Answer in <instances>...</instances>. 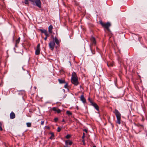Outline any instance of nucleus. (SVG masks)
Segmentation results:
<instances>
[{"mask_svg": "<svg viewBox=\"0 0 147 147\" xmlns=\"http://www.w3.org/2000/svg\"><path fill=\"white\" fill-rule=\"evenodd\" d=\"M113 113H115L116 118L117 120L116 123L119 124H121V114L120 112L118 110L116 109L115 110V111L113 112Z\"/></svg>", "mask_w": 147, "mask_h": 147, "instance_id": "1", "label": "nucleus"}, {"mask_svg": "<svg viewBox=\"0 0 147 147\" xmlns=\"http://www.w3.org/2000/svg\"><path fill=\"white\" fill-rule=\"evenodd\" d=\"M29 1H31L33 5H35L39 8L41 7V3L40 0H29Z\"/></svg>", "mask_w": 147, "mask_h": 147, "instance_id": "2", "label": "nucleus"}, {"mask_svg": "<svg viewBox=\"0 0 147 147\" xmlns=\"http://www.w3.org/2000/svg\"><path fill=\"white\" fill-rule=\"evenodd\" d=\"M100 23L102 26L105 28L108 31H110L109 27L111 26V24L109 22H107L106 23H105L103 22L101 20H100Z\"/></svg>", "mask_w": 147, "mask_h": 147, "instance_id": "3", "label": "nucleus"}, {"mask_svg": "<svg viewBox=\"0 0 147 147\" xmlns=\"http://www.w3.org/2000/svg\"><path fill=\"white\" fill-rule=\"evenodd\" d=\"M79 83L78 80V78L76 74L74 72V85L77 86Z\"/></svg>", "mask_w": 147, "mask_h": 147, "instance_id": "4", "label": "nucleus"}, {"mask_svg": "<svg viewBox=\"0 0 147 147\" xmlns=\"http://www.w3.org/2000/svg\"><path fill=\"white\" fill-rule=\"evenodd\" d=\"M55 45V42L53 40L51 41L49 43V48L52 50H53L54 49Z\"/></svg>", "mask_w": 147, "mask_h": 147, "instance_id": "5", "label": "nucleus"}, {"mask_svg": "<svg viewBox=\"0 0 147 147\" xmlns=\"http://www.w3.org/2000/svg\"><path fill=\"white\" fill-rule=\"evenodd\" d=\"M40 44H38L36 47V49L35 51V54L36 55H39L40 54Z\"/></svg>", "mask_w": 147, "mask_h": 147, "instance_id": "6", "label": "nucleus"}, {"mask_svg": "<svg viewBox=\"0 0 147 147\" xmlns=\"http://www.w3.org/2000/svg\"><path fill=\"white\" fill-rule=\"evenodd\" d=\"M90 40L92 45H96V42L95 38L94 37L91 36L90 38Z\"/></svg>", "mask_w": 147, "mask_h": 147, "instance_id": "7", "label": "nucleus"}, {"mask_svg": "<svg viewBox=\"0 0 147 147\" xmlns=\"http://www.w3.org/2000/svg\"><path fill=\"white\" fill-rule=\"evenodd\" d=\"M90 103H91L92 105L94 107L96 110L99 111V108L98 105L96 103L93 102L92 101H90Z\"/></svg>", "mask_w": 147, "mask_h": 147, "instance_id": "8", "label": "nucleus"}, {"mask_svg": "<svg viewBox=\"0 0 147 147\" xmlns=\"http://www.w3.org/2000/svg\"><path fill=\"white\" fill-rule=\"evenodd\" d=\"M69 142V146H71L72 143V142L69 140H66L65 141V145L64 146L65 147H70L69 146H68L67 142Z\"/></svg>", "mask_w": 147, "mask_h": 147, "instance_id": "9", "label": "nucleus"}, {"mask_svg": "<svg viewBox=\"0 0 147 147\" xmlns=\"http://www.w3.org/2000/svg\"><path fill=\"white\" fill-rule=\"evenodd\" d=\"M40 31L42 33H44L45 36H49L47 31L46 30L40 29Z\"/></svg>", "mask_w": 147, "mask_h": 147, "instance_id": "10", "label": "nucleus"}, {"mask_svg": "<svg viewBox=\"0 0 147 147\" xmlns=\"http://www.w3.org/2000/svg\"><path fill=\"white\" fill-rule=\"evenodd\" d=\"M52 110L55 112H56L57 113H59L61 112V110L55 107H53L52 108Z\"/></svg>", "mask_w": 147, "mask_h": 147, "instance_id": "11", "label": "nucleus"}, {"mask_svg": "<svg viewBox=\"0 0 147 147\" xmlns=\"http://www.w3.org/2000/svg\"><path fill=\"white\" fill-rule=\"evenodd\" d=\"M15 115L14 112L12 111L10 114V118L11 119H13L15 118Z\"/></svg>", "mask_w": 147, "mask_h": 147, "instance_id": "12", "label": "nucleus"}, {"mask_svg": "<svg viewBox=\"0 0 147 147\" xmlns=\"http://www.w3.org/2000/svg\"><path fill=\"white\" fill-rule=\"evenodd\" d=\"M80 99L84 103H85L86 102V100L83 94H82L81 96Z\"/></svg>", "mask_w": 147, "mask_h": 147, "instance_id": "13", "label": "nucleus"}, {"mask_svg": "<svg viewBox=\"0 0 147 147\" xmlns=\"http://www.w3.org/2000/svg\"><path fill=\"white\" fill-rule=\"evenodd\" d=\"M54 42H55L56 43L57 45H59V43L61 40H59L56 36L54 38Z\"/></svg>", "mask_w": 147, "mask_h": 147, "instance_id": "14", "label": "nucleus"}, {"mask_svg": "<svg viewBox=\"0 0 147 147\" xmlns=\"http://www.w3.org/2000/svg\"><path fill=\"white\" fill-rule=\"evenodd\" d=\"M53 29V26L52 25H50L48 27V31L50 33H52V30Z\"/></svg>", "mask_w": 147, "mask_h": 147, "instance_id": "15", "label": "nucleus"}, {"mask_svg": "<svg viewBox=\"0 0 147 147\" xmlns=\"http://www.w3.org/2000/svg\"><path fill=\"white\" fill-rule=\"evenodd\" d=\"M137 127L138 128H139L140 129L139 130V131H140L142 130L143 129L144 127L143 125L139 124L138 125Z\"/></svg>", "mask_w": 147, "mask_h": 147, "instance_id": "16", "label": "nucleus"}, {"mask_svg": "<svg viewBox=\"0 0 147 147\" xmlns=\"http://www.w3.org/2000/svg\"><path fill=\"white\" fill-rule=\"evenodd\" d=\"M59 83L60 84H62L63 83H65V82L64 80H63L62 79H58Z\"/></svg>", "mask_w": 147, "mask_h": 147, "instance_id": "17", "label": "nucleus"}, {"mask_svg": "<svg viewBox=\"0 0 147 147\" xmlns=\"http://www.w3.org/2000/svg\"><path fill=\"white\" fill-rule=\"evenodd\" d=\"M71 82L72 84H74V72L72 73L71 77Z\"/></svg>", "mask_w": 147, "mask_h": 147, "instance_id": "18", "label": "nucleus"}, {"mask_svg": "<svg viewBox=\"0 0 147 147\" xmlns=\"http://www.w3.org/2000/svg\"><path fill=\"white\" fill-rule=\"evenodd\" d=\"M50 134L51 135V136L49 138L51 140H52L54 136V134L53 132H51Z\"/></svg>", "mask_w": 147, "mask_h": 147, "instance_id": "19", "label": "nucleus"}, {"mask_svg": "<svg viewBox=\"0 0 147 147\" xmlns=\"http://www.w3.org/2000/svg\"><path fill=\"white\" fill-rule=\"evenodd\" d=\"M27 126L28 127H31V123L28 122L26 123Z\"/></svg>", "mask_w": 147, "mask_h": 147, "instance_id": "20", "label": "nucleus"}, {"mask_svg": "<svg viewBox=\"0 0 147 147\" xmlns=\"http://www.w3.org/2000/svg\"><path fill=\"white\" fill-rule=\"evenodd\" d=\"M20 42V41L18 40H16V44H15V47H17V44L19 43Z\"/></svg>", "mask_w": 147, "mask_h": 147, "instance_id": "21", "label": "nucleus"}, {"mask_svg": "<svg viewBox=\"0 0 147 147\" xmlns=\"http://www.w3.org/2000/svg\"><path fill=\"white\" fill-rule=\"evenodd\" d=\"M66 113L67 114L69 115V116L71 115H72V113H71L70 111H66Z\"/></svg>", "mask_w": 147, "mask_h": 147, "instance_id": "22", "label": "nucleus"}, {"mask_svg": "<svg viewBox=\"0 0 147 147\" xmlns=\"http://www.w3.org/2000/svg\"><path fill=\"white\" fill-rule=\"evenodd\" d=\"M71 137V135L70 134H67V135L65 137V138H66L68 139L69 138Z\"/></svg>", "mask_w": 147, "mask_h": 147, "instance_id": "23", "label": "nucleus"}, {"mask_svg": "<svg viewBox=\"0 0 147 147\" xmlns=\"http://www.w3.org/2000/svg\"><path fill=\"white\" fill-rule=\"evenodd\" d=\"M2 123L0 122V130L2 131L3 130V128H2Z\"/></svg>", "mask_w": 147, "mask_h": 147, "instance_id": "24", "label": "nucleus"}, {"mask_svg": "<svg viewBox=\"0 0 147 147\" xmlns=\"http://www.w3.org/2000/svg\"><path fill=\"white\" fill-rule=\"evenodd\" d=\"M107 65L108 66V67H109L110 66H113V64H111V63H107Z\"/></svg>", "mask_w": 147, "mask_h": 147, "instance_id": "25", "label": "nucleus"}, {"mask_svg": "<svg viewBox=\"0 0 147 147\" xmlns=\"http://www.w3.org/2000/svg\"><path fill=\"white\" fill-rule=\"evenodd\" d=\"M65 84L64 86V87L65 88H67L68 87V84L67 83L65 82Z\"/></svg>", "mask_w": 147, "mask_h": 147, "instance_id": "26", "label": "nucleus"}, {"mask_svg": "<svg viewBox=\"0 0 147 147\" xmlns=\"http://www.w3.org/2000/svg\"><path fill=\"white\" fill-rule=\"evenodd\" d=\"M25 3L26 4H29V2L28 0H25Z\"/></svg>", "mask_w": 147, "mask_h": 147, "instance_id": "27", "label": "nucleus"}, {"mask_svg": "<svg viewBox=\"0 0 147 147\" xmlns=\"http://www.w3.org/2000/svg\"><path fill=\"white\" fill-rule=\"evenodd\" d=\"M61 130V128L60 127H58L57 128V131L58 132H59Z\"/></svg>", "mask_w": 147, "mask_h": 147, "instance_id": "28", "label": "nucleus"}, {"mask_svg": "<svg viewBox=\"0 0 147 147\" xmlns=\"http://www.w3.org/2000/svg\"><path fill=\"white\" fill-rule=\"evenodd\" d=\"M58 120V119L57 118H55L54 119V120L55 122H57Z\"/></svg>", "mask_w": 147, "mask_h": 147, "instance_id": "29", "label": "nucleus"}, {"mask_svg": "<svg viewBox=\"0 0 147 147\" xmlns=\"http://www.w3.org/2000/svg\"><path fill=\"white\" fill-rule=\"evenodd\" d=\"M44 123V121H42L41 122V125H43V124Z\"/></svg>", "mask_w": 147, "mask_h": 147, "instance_id": "30", "label": "nucleus"}, {"mask_svg": "<svg viewBox=\"0 0 147 147\" xmlns=\"http://www.w3.org/2000/svg\"><path fill=\"white\" fill-rule=\"evenodd\" d=\"M85 137V134L84 133H83V135L82 136V138L84 139Z\"/></svg>", "mask_w": 147, "mask_h": 147, "instance_id": "31", "label": "nucleus"}, {"mask_svg": "<svg viewBox=\"0 0 147 147\" xmlns=\"http://www.w3.org/2000/svg\"><path fill=\"white\" fill-rule=\"evenodd\" d=\"M83 131L85 132L86 133H87L88 131V130L86 129H84L83 130Z\"/></svg>", "mask_w": 147, "mask_h": 147, "instance_id": "32", "label": "nucleus"}, {"mask_svg": "<svg viewBox=\"0 0 147 147\" xmlns=\"http://www.w3.org/2000/svg\"><path fill=\"white\" fill-rule=\"evenodd\" d=\"M49 36H46V37L44 38V39L45 40H47V38Z\"/></svg>", "mask_w": 147, "mask_h": 147, "instance_id": "33", "label": "nucleus"}, {"mask_svg": "<svg viewBox=\"0 0 147 147\" xmlns=\"http://www.w3.org/2000/svg\"><path fill=\"white\" fill-rule=\"evenodd\" d=\"M46 127L47 129H49L50 127L49 126H46Z\"/></svg>", "mask_w": 147, "mask_h": 147, "instance_id": "34", "label": "nucleus"}, {"mask_svg": "<svg viewBox=\"0 0 147 147\" xmlns=\"http://www.w3.org/2000/svg\"><path fill=\"white\" fill-rule=\"evenodd\" d=\"M76 108L77 109V110L78 109V106H77L76 107Z\"/></svg>", "mask_w": 147, "mask_h": 147, "instance_id": "35", "label": "nucleus"}, {"mask_svg": "<svg viewBox=\"0 0 147 147\" xmlns=\"http://www.w3.org/2000/svg\"><path fill=\"white\" fill-rule=\"evenodd\" d=\"M17 40H19L20 41V37H19L18 39H17Z\"/></svg>", "mask_w": 147, "mask_h": 147, "instance_id": "36", "label": "nucleus"}, {"mask_svg": "<svg viewBox=\"0 0 147 147\" xmlns=\"http://www.w3.org/2000/svg\"><path fill=\"white\" fill-rule=\"evenodd\" d=\"M88 99L89 100V101H90V102L91 101H92L90 98H88Z\"/></svg>", "mask_w": 147, "mask_h": 147, "instance_id": "37", "label": "nucleus"}, {"mask_svg": "<svg viewBox=\"0 0 147 147\" xmlns=\"http://www.w3.org/2000/svg\"><path fill=\"white\" fill-rule=\"evenodd\" d=\"M111 125H112V127H113L114 126L113 125L112 123H111Z\"/></svg>", "mask_w": 147, "mask_h": 147, "instance_id": "38", "label": "nucleus"}, {"mask_svg": "<svg viewBox=\"0 0 147 147\" xmlns=\"http://www.w3.org/2000/svg\"><path fill=\"white\" fill-rule=\"evenodd\" d=\"M74 121H76V119H75L74 118Z\"/></svg>", "mask_w": 147, "mask_h": 147, "instance_id": "39", "label": "nucleus"}, {"mask_svg": "<svg viewBox=\"0 0 147 147\" xmlns=\"http://www.w3.org/2000/svg\"><path fill=\"white\" fill-rule=\"evenodd\" d=\"M95 52H92V54H95Z\"/></svg>", "mask_w": 147, "mask_h": 147, "instance_id": "40", "label": "nucleus"}, {"mask_svg": "<svg viewBox=\"0 0 147 147\" xmlns=\"http://www.w3.org/2000/svg\"><path fill=\"white\" fill-rule=\"evenodd\" d=\"M93 147H96V146L94 145V146H93Z\"/></svg>", "mask_w": 147, "mask_h": 147, "instance_id": "41", "label": "nucleus"}, {"mask_svg": "<svg viewBox=\"0 0 147 147\" xmlns=\"http://www.w3.org/2000/svg\"><path fill=\"white\" fill-rule=\"evenodd\" d=\"M28 116L30 117H31V115H29V116Z\"/></svg>", "mask_w": 147, "mask_h": 147, "instance_id": "42", "label": "nucleus"}, {"mask_svg": "<svg viewBox=\"0 0 147 147\" xmlns=\"http://www.w3.org/2000/svg\"><path fill=\"white\" fill-rule=\"evenodd\" d=\"M67 144H68V146H69V142H67Z\"/></svg>", "mask_w": 147, "mask_h": 147, "instance_id": "43", "label": "nucleus"}, {"mask_svg": "<svg viewBox=\"0 0 147 147\" xmlns=\"http://www.w3.org/2000/svg\"><path fill=\"white\" fill-rule=\"evenodd\" d=\"M64 121V119H63V120H62V121Z\"/></svg>", "mask_w": 147, "mask_h": 147, "instance_id": "44", "label": "nucleus"}, {"mask_svg": "<svg viewBox=\"0 0 147 147\" xmlns=\"http://www.w3.org/2000/svg\"><path fill=\"white\" fill-rule=\"evenodd\" d=\"M82 141H83V142H84V140H82Z\"/></svg>", "mask_w": 147, "mask_h": 147, "instance_id": "45", "label": "nucleus"}]
</instances>
